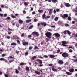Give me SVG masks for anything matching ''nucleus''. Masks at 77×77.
Returning <instances> with one entry per match:
<instances>
[{
	"label": "nucleus",
	"mask_w": 77,
	"mask_h": 77,
	"mask_svg": "<svg viewBox=\"0 0 77 77\" xmlns=\"http://www.w3.org/2000/svg\"><path fill=\"white\" fill-rule=\"evenodd\" d=\"M19 22L20 24H21L23 23V21L21 20H19Z\"/></svg>",
	"instance_id": "412c9836"
},
{
	"label": "nucleus",
	"mask_w": 77,
	"mask_h": 77,
	"mask_svg": "<svg viewBox=\"0 0 77 77\" xmlns=\"http://www.w3.org/2000/svg\"><path fill=\"white\" fill-rule=\"evenodd\" d=\"M68 20L69 21H71V17L70 16H69L68 18Z\"/></svg>",
	"instance_id": "b1692460"
},
{
	"label": "nucleus",
	"mask_w": 77,
	"mask_h": 77,
	"mask_svg": "<svg viewBox=\"0 0 77 77\" xmlns=\"http://www.w3.org/2000/svg\"><path fill=\"white\" fill-rule=\"evenodd\" d=\"M16 70V74H18V73H19V71H18V70L17 69H15Z\"/></svg>",
	"instance_id": "7c9ffc66"
},
{
	"label": "nucleus",
	"mask_w": 77,
	"mask_h": 77,
	"mask_svg": "<svg viewBox=\"0 0 77 77\" xmlns=\"http://www.w3.org/2000/svg\"><path fill=\"white\" fill-rule=\"evenodd\" d=\"M7 17V14H5L4 15V17Z\"/></svg>",
	"instance_id": "13d9d810"
},
{
	"label": "nucleus",
	"mask_w": 77,
	"mask_h": 77,
	"mask_svg": "<svg viewBox=\"0 0 77 77\" xmlns=\"http://www.w3.org/2000/svg\"><path fill=\"white\" fill-rule=\"evenodd\" d=\"M53 9H50L49 10V14H52V13H53Z\"/></svg>",
	"instance_id": "ddd939ff"
},
{
	"label": "nucleus",
	"mask_w": 77,
	"mask_h": 77,
	"mask_svg": "<svg viewBox=\"0 0 77 77\" xmlns=\"http://www.w3.org/2000/svg\"><path fill=\"white\" fill-rule=\"evenodd\" d=\"M4 76L5 77H9V75H8L6 74H4Z\"/></svg>",
	"instance_id": "79ce46f5"
},
{
	"label": "nucleus",
	"mask_w": 77,
	"mask_h": 77,
	"mask_svg": "<svg viewBox=\"0 0 77 77\" xmlns=\"http://www.w3.org/2000/svg\"><path fill=\"white\" fill-rule=\"evenodd\" d=\"M36 61H37V62H38L40 64V65H39V66H40V67H41V66H43V65H42V61L41 60H40L39 59H37L36 60Z\"/></svg>",
	"instance_id": "7ed1b4c3"
},
{
	"label": "nucleus",
	"mask_w": 77,
	"mask_h": 77,
	"mask_svg": "<svg viewBox=\"0 0 77 77\" xmlns=\"http://www.w3.org/2000/svg\"><path fill=\"white\" fill-rule=\"evenodd\" d=\"M72 23L73 24H74L75 23V21H73L72 22Z\"/></svg>",
	"instance_id": "c03bdc74"
},
{
	"label": "nucleus",
	"mask_w": 77,
	"mask_h": 77,
	"mask_svg": "<svg viewBox=\"0 0 77 77\" xmlns=\"http://www.w3.org/2000/svg\"><path fill=\"white\" fill-rule=\"evenodd\" d=\"M35 73H36V74H38V75H40V74H41V72L37 71H35Z\"/></svg>",
	"instance_id": "dca6fc26"
},
{
	"label": "nucleus",
	"mask_w": 77,
	"mask_h": 77,
	"mask_svg": "<svg viewBox=\"0 0 77 77\" xmlns=\"http://www.w3.org/2000/svg\"><path fill=\"white\" fill-rule=\"evenodd\" d=\"M32 14L33 15H34V14H36V13H35V11H33L32 12Z\"/></svg>",
	"instance_id": "bf43d9fd"
},
{
	"label": "nucleus",
	"mask_w": 77,
	"mask_h": 77,
	"mask_svg": "<svg viewBox=\"0 0 77 77\" xmlns=\"http://www.w3.org/2000/svg\"><path fill=\"white\" fill-rule=\"evenodd\" d=\"M28 38H31V37H32V35H29L28 36Z\"/></svg>",
	"instance_id": "338daca9"
},
{
	"label": "nucleus",
	"mask_w": 77,
	"mask_h": 77,
	"mask_svg": "<svg viewBox=\"0 0 77 77\" xmlns=\"http://www.w3.org/2000/svg\"><path fill=\"white\" fill-rule=\"evenodd\" d=\"M61 17L63 18V19H65V18H68V15L67 14H64L63 15H62L61 16Z\"/></svg>",
	"instance_id": "39448f33"
},
{
	"label": "nucleus",
	"mask_w": 77,
	"mask_h": 77,
	"mask_svg": "<svg viewBox=\"0 0 77 77\" xmlns=\"http://www.w3.org/2000/svg\"><path fill=\"white\" fill-rule=\"evenodd\" d=\"M74 37H76V38H77V33L75 35Z\"/></svg>",
	"instance_id": "69168bd1"
},
{
	"label": "nucleus",
	"mask_w": 77,
	"mask_h": 77,
	"mask_svg": "<svg viewBox=\"0 0 77 77\" xmlns=\"http://www.w3.org/2000/svg\"><path fill=\"white\" fill-rule=\"evenodd\" d=\"M4 60L5 59L3 58H2L0 59V60H1V61H4Z\"/></svg>",
	"instance_id": "f704fd0d"
},
{
	"label": "nucleus",
	"mask_w": 77,
	"mask_h": 77,
	"mask_svg": "<svg viewBox=\"0 0 77 77\" xmlns=\"http://www.w3.org/2000/svg\"><path fill=\"white\" fill-rule=\"evenodd\" d=\"M16 53L18 54V53H19V51L16 50L15 51Z\"/></svg>",
	"instance_id": "58836bf2"
},
{
	"label": "nucleus",
	"mask_w": 77,
	"mask_h": 77,
	"mask_svg": "<svg viewBox=\"0 0 77 77\" xmlns=\"http://www.w3.org/2000/svg\"><path fill=\"white\" fill-rule=\"evenodd\" d=\"M61 42H62V45L63 47H66V46H67V45H65L67 44V42H66V41H62Z\"/></svg>",
	"instance_id": "20e7f679"
},
{
	"label": "nucleus",
	"mask_w": 77,
	"mask_h": 77,
	"mask_svg": "<svg viewBox=\"0 0 77 77\" xmlns=\"http://www.w3.org/2000/svg\"><path fill=\"white\" fill-rule=\"evenodd\" d=\"M25 64L24 63L22 62L20 64V65H24Z\"/></svg>",
	"instance_id": "e433bc0d"
},
{
	"label": "nucleus",
	"mask_w": 77,
	"mask_h": 77,
	"mask_svg": "<svg viewBox=\"0 0 77 77\" xmlns=\"http://www.w3.org/2000/svg\"><path fill=\"white\" fill-rule=\"evenodd\" d=\"M54 67H55V66H52L51 67L52 70V71H57V69H55V68H54Z\"/></svg>",
	"instance_id": "9d476101"
},
{
	"label": "nucleus",
	"mask_w": 77,
	"mask_h": 77,
	"mask_svg": "<svg viewBox=\"0 0 77 77\" xmlns=\"http://www.w3.org/2000/svg\"><path fill=\"white\" fill-rule=\"evenodd\" d=\"M7 39H10V36H8L7 37Z\"/></svg>",
	"instance_id": "052dcab7"
},
{
	"label": "nucleus",
	"mask_w": 77,
	"mask_h": 77,
	"mask_svg": "<svg viewBox=\"0 0 77 77\" xmlns=\"http://www.w3.org/2000/svg\"><path fill=\"white\" fill-rule=\"evenodd\" d=\"M57 0H52V2L53 3H56L57 2Z\"/></svg>",
	"instance_id": "a878e982"
},
{
	"label": "nucleus",
	"mask_w": 77,
	"mask_h": 77,
	"mask_svg": "<svg viewBox=\"0 0 77 77\" xmlns=\"http://www.w3.org/2000/svg\"><path fill=\"white\" fill-rule=\"evenodd\" d=\"M46 37H47L48 39H50L51 38L52 33L50 32H47L45 34Z\"/></svg>",
	"instance_id": "f257e3e1"
},
{
	"label": "nucleus",
	"mask_w": 77,
	"mask_h": 77,
	"mask_svg": "<svg viewBox=\"0 0 77 77\" xmlns=\"http://www.w3.org/2000/svg\"><path fill=\"white\" fill-rule=\"evenodd\" d=\"M50 18V16H47L46 17H45V19L47 20V19Z\"/></svg>",
	"instance_id": "aec40b11"
},
{
	"label": "nucleus",
	"mask_w": 77,
	"mask_h": 77,
	"mask_svg": "<svg viewBox=\"0 0 77 77\" xmlns=\"http://www.w3.org/2000/svg\"><path fill=\"white\" fill-rule=\"evenodd\" d=\"M59 19V17H56L54 18V20L55 21H57V20H58V19Z\"/></svg>",
	"instance_id": "a211bd4d"
},
{
	"label": "nucleus",
	"mask_w": 77,
	"mask_h": 77,
	"mask_svg": "<svg viewBox=\"0 0 77 77\" xmlns=\"http://www.w3.org/2000/svg\"><path fill=\"white\" fill-rule=\"evenodd\" d=\"M24 5L25 6H27V5H28V3L27 2H25L24 3Z\"/></svg>",
	"instance_id": "c756f323"
},
{
	"label": "nucleus",
	"mask_w": 77,
	"mask_h": 77,
	"mask_svg": "<svg viewBox=\"0 0 77 77\" xmlns=\"http://www.w3.org/2000/svg\"><path fill=\"white\" fill-rule=\"evenodd\" d=\"M65 6H66V7H69V6H71V5L69 4L68 3H66L65 4Z\"/></svg>",
	"instance_id": "f8f14e48"
},
{
	"label": "nucleus",
	"mask_w": 77,
	"mask_h": 77,
	"mask_svg": "<svg viewBox=\"0 0 77 77\" xmlns=\"http://www.w3.org/2000/svg\"><path fill=\"white\" fill-rule=\"evenodd\" d=\"M32 48H33V47H32V46H30L29 48V50H32Z\"/></svg>",
	"instance_id": "c9c22d12"
},
{
	"label": "nucleus",
	"mask_w": 77,
	"mask_h": 77,
	"mask_svg": "<svg viewBox=\"0 0 77 77\" xmlns=\"http://www.w3.org/2000/svg\"><path fill=\"white\" fill-rule=\"evenodd\" d=\"M68 62H66L64 64V65H68Z\"/></svg>",
	"instance_id": "603ef678"
},
{
	"label": "nucleus",
	"mask_w": 77,
	"mask_h": 77,
	"mask_svg": "<svg viewBox=\"0 0 77 77\" xmlns=\"http://www.w3.org/2000/svg\"><path fill=\"white\" fill-rule=\"evenodd\" d=\"M26 71H30V69L28 67H26Z\"/></svg>",
	"instance_id": "4be33fe9"
},
{
	"label": "nucleus",
	"mask_w": 77,
	"mask_h": 77,
	"mask_svg": "<svg viewBox=\"0 0 77 77\" xmlns=\"http://www.w3.org/2000/svg\"><path fill=\"white\" fill-rule=\"evenodd\" d=\"M22 44L23 45H28L29 44V43H28V42H25L22 43Z\"/></svg>",
	"instance_id": "1a4fd4ad"
},
{
	"label": "nucleus",
	"mask_w": 77,
	"mask_h": 77,
	"mask_svg": "<svg viewBox=\"0 0 77 77\" xmlns=\"http://www.w3.org/2000/svg\"><path fill=\"white\" fill-rule=\"evenodd\" d=\"M73 51H72V50L70 49L69 50V52H70V53H72V52H73Z\"/></svg>",
	"instance_id": "864d4df0"
},
{
	"label": "nucleus",
	"mask_w": 77,
	"mask_h": 77,
	"mask_svg": "<svg viewBox=\"0 0 77 77\" xmlns=\"http://www.w3.org/2000/svg\"><path fill=\"white\" fill-rule=\"evenodd\" d=\"M62 56L63 57H68V56H69V54L66 52H64L62 54Z\"/></svg>",
	"instance_id": "f03ea898"
},
{
	"label": "nucleus",
	"mask_w": 77,
	"mask_h": 77,
	"mask_svg": "<svg viewBox=\"0 0 77 77\" xmlns=\"http://www.w3.org/2000/svg\"><path fill=\"white\" fill-rule=\"evenodd\" d=\"M45 16H46V15H45V14L43 15V18H45Z\"/></svg>",
	"instance_id": "a18cd8bd"
},
{
	"label": "nucleus",
	"mask_w": 77,
	"mask_h": 77,
	"mask_svg": "<svg viewBox=\"0 0 77 77\" xmlns=\"http://www.w3.org/2000/svg\"><path fill=\"white\" fill-rule=\"evenodd\" d=\"M11 45H15V46H16V45H17V43L15 42H12L11 44Z\"/></svg>",
	"instance_id": "2eb2a0df"
},
{
	"label": "nucleus",
	"mask_w": 77,
	"mask_h": 77,
	"mask_svg": "<svg viewBox=\"0 0 77 77\" xmlns=\"http://www.w3.org/2000/svg\"><path fill=\"white\" fill-rule=\"evenodd\" d=\"M66 73L68 75H71L72 74V73H69L68 72H66Z\"/></svg>",
	"instance_id": "2f4dec72"
},
{
	"label": "nucleus",
	"mask_w": 77,
	"mask_h": 77,
	"mask_svg": "<svg viewBox=\"0 0 77 77\" xmlns=\"http://www.w3.org/2000/svg\"><path fill=\"white\" fill-rule=\"evenodd\" d=\"M67 32L68 35H71V32H70L69 31V30L67 31Z\"/></svg>",
	"instance_id": "5701e85b"
},
{
	"label": "nucleus",
	"mask_w": 77,
	"mask_h": 77,
	"mask_svg": "<svg viewBox=\"0 0 77 77\" xmlns=\"http://www.w3.org/2000/svg\"><path fill=\"white\" fill-rule=\"evenodd\" d=\"M18 69L19 70V71H21V68L20 67H18Z\"/></svg>",
	"instance_id": "de8ad7c7"
},
{
	"label": "nucleus",
	"mask_w": 77,
	"mask_h": 77,
	"mask_svg": "<svg viewBox=\"0 0 77 77\" xmlns=\"http://www.w3.org/2000/svg\"><path fill=\"white\" fill-rule=\"evenodd\" d=\"M58 64H59L60 65H63V63H64L63 61L62 60H59L58 61Z\"/></svg>",
	"instance_id": "0eeeda50"
},
{
	"label": "nucleus",
	"mask_w": 77,
	"mask_h": 77,
	"mask_svg": "<svg viewBox=\"0 0 77 77\" xmlns=\"http://www.w3.org/2000/svg\"><path fill=\"white\" fill-rule=\"evenodd\" d=\"M6 56V55L5 54H3L2 55V57H4V56Z\"/></svg>",
	"instance_id": "49530a36"
},
{
	"label": "nucleus",
	"mask_w": 77,
	"mask_h": 77,
	"mask_svg": "<svg viewBox=\"0 0 77 77\" xmlns=\"http://www.w3.org/2000/svg\"><path fill=\"white\" fill-rule=\"evenodd\" d=\"M16 41L17 42V43L18 44L20 45V40H17Z\"/></svg>",
	"instance_id": "cd10ccee"
},
{
	"label": "nucleus",
	"mask_w": 77,
	"mask_h": 77,
	"mask_svg": "<svg viewBox=\"0 0 77 77\" xmlns=\"http://www.w3.org/2000/svg\"><path fill=\"white\" fill-rule=\"evenodd\" d=\"M8 30H9V31H12V29H10L9 28H8Z\"/></svg>",
	"instance_id": "8fccbe9b"
},
{
	"label": "nucleus",
	"mask_w": 77,
	"mask_h": 77,
	"mask_svg": "<svg viewBox=\"0 0 77 77\" xmlns=\"http://www.w3.org/2000/svg\"><path fill=\"white\" fill-rule=\"evenodd\" d=\"M6 19L11 20V18L9 17H8L6 18Z\"/></svg>",
	"instance_id": "ea45409f"
},
{
	"label": "nucleus",
	"mask_w": 77,
	"mask_h": 77,
	"mask_svg": "<svg viewBox=\"0 0 77 77\" xmlns=\"http://www.w3.org/2000/svg\"><path fill=\"white\" fill-rule=\"evenodd\" d=\"M4 61L5 62H8V61L6 60H5L4 59Z\"/></svg>",
	"instance_id": "0e129e2a"
},
{
	"label": "nucleus",
	"mask_w": 77,
	"mask_h": 77,
	"mask_svg": "<svg viewBox=\"0 0 77 77\" xmlns=\"http://www.w3.org/2000/svg\"><path fill=\"white\" fill-rule=\"evenodd\" d=\"M32 21V20L31 19L29 20H27L26 21V22L27 23H29V22H31Z\"/></svg>",
	"instance_id": "6ab92c4d"
},
{
	"label": "nucleus",
	"mask_w": 77,
	"mask_h": 77,
	"mask_svg": "<svg viewBox=\"0 0 77 77\" xmlns=\"http://www.w3.org/2000/svg\"><path fill=\"white\" fill-rule=\"evenodd\" d=\"M23 14H26V11H25V10H23Z\"/></svg>",
	"instance_id": "6e6d98bb"
},
{
	"label": "nucleus",
	"mask_w": 77,
	"mask_h": 77,
	"mask_svg": "<svg viewBox=\"0 0 77 77\" xmlns=\"http://www.w3.org/2000/svg\"><path fill=\"white\" fill-rule=\"evenodd\" d=\"M59 52H60V50H57V53H59Z\"/></svg>",
	"instance_id": "4d7b16f0"
},
{
	"label": "nucleus",
	"mask_w": 77,
	"mask_h": 77,
	"mask_svg": "<svg viewBox=\"0 0 77 77\" xmlns=\"http://www.w3.org/2000/svg\"><path fill=\"white\" fill-rule=\"evenodd\" d=\"M69 26V25L67 23L65 25V27H68V26Z\"/></svg>",
	"instance_id": "72a5a7b5"
},
{
	"label": "nucleus",
	"mask_w": 77,
	"mask_h": 77,
	"mask_svg": "<svg viewBox=\"0 0 77 77\" xmlns=\"http://www.w3.org/2000/svg\"><path fill=\"white\" fill-rule=\"evenodd\" d=\"M44 57L45 58H48V56L47 55H45Z\"/></svg>",
	"instance_id": "37998d69"
},
{
	"label": "nucleus",
	"mask_w": 77,
	"mask_h": 77,
	"mask_svg": "<svg viewBox=\"0 0 77 77\" xmlns=\"http://www.w3.org/2000/svg\"><path fill=\"white\" fill-rule=\"evenodd\" d=\"M74 20L76 22H77V19L75 18L74 19Z\"/></svg>",
	"instance_id": "774afa93"
},
{
	"label": "nucleus",
	"mask_w": 77,
	"mask_h": 77,
	"mask_svg": "<svg viewBox=\"0 0 77 77\" xmlns=\"http://www.w3.org/2000/svg\"><path fill=\"white\" fill-rule=\"evenodd\" d=\"M35 49H39V48H38V47L37 46H35Z\"/></svg>",
	"instance_id": "3c124183"
},
{
	"label": "nucleus",
	"mask_w": 77,
	"mask_h": 77,
	"mask_svg": "<svg viewBox=\"0 0 77 77\" xmlns=\"http://www.w3.org/2000/svg\"><path fill=\"white\" fill-rule=\"evenodd\" d=\"M69 71L70 72H73L74 71V68H72L69 70Z\"/></svg>",
	"instance_id": "4468645a"
},
{
	"label": "nucleus",
	"mask_w": 77,
	"mask_h": 77,
	"mask_svg": "<svg viewBox=\"0 0 77 77\" xmlns=\"http://www.w3.org/2000/svg\"><path fill=\"white\" fill-rule=\"evenodd\" d=\"M22 37H24V33H22L21 35Z\"/></svg>",
	"instance_id": "a19ab883"
},
{
	"label": "nucleus",
	"mask_w": 77,
	"mask_h": 77,
	"mask_svg": "<svg viewBox=\"0 0 77 77\" xmlns=\"http://www.w3.org/2000/svg\"><path fill=\"white\" fill-rule=\"evenodd\" d=\"M54 36H55V37H56V38H59L60 35L59 34L57 33H55L54 34Z\"/></svg>",
	"instance_id": "6e6552de"
},
{
	"label": "nucleus",
	"mask_w": 77,
	"mask_h": 77,
	"mask_svg": "<svg viewBox=\"0 0 77 77\" xmlns=\"http://www.w3.org/2000/svg\"><path fill=\"white\" fill-rule=\"evenodd\" d=\"M11 17L13 18H16V17L15 16H13V15H11Z\"/></svg>",
	"instance_id": "473e14b6"
},
{
	"label": "nucleus",
	"mask_w": 77,
	"mask_h": 77,
	"mask_svg": "<svg viewBox=\"0 0 77 77\" xmlns=\"http://www.w3.org/2000/svg\"><path fill=\"white\" fill-rule=\"evenodd\" d=\"M13 61H14V60H9V62H10V63H11V62H13Z\"/></svg>",
	"instance_id": "680f3d73"
},
{
	"label": "nucleus",
	"mask_w": 77,
	"mask_h": 77,
	"mask_svg": "<svg viewBox=\"0 0 77 77\" xmlns=\"http://www.w3.org/2000/svg\"><path fill=\"white\" fill-rule=\"evenodd\" d=\"M32 34L34 36H39V34H38V32L35 31L33 32L32 33Z\"/></svg>",
	"instance_id": "423d86ee"
},
{
	"label": "nucleus",
	"mask_w": 77,
	"mask_h": 77,
	"mask_svg": "<svg viewBox=\"0 0 77 77\" xmlns=\"http://www.w3.org/2000/svg\"><path fill=\"white\" fill-rule=\"evenodd\" d=\"M49 56L50 57V58H51V59H53V58L55 57V56L53 55L50 54L49 55Z\"/></svg>",
	"instance_id": "9b49d317"
},
{
	"label": "nucleus",
	"mask_w": 77,
	"mask_h": 77,
	"mask_svg": "<svg viewBox=\"0 0 77 77\" xmlns=\"http://www.w3.org/2000/svg\"><path fill=\"white\" fill-rule=\"evenodd\" d=\"M46 42H48V41H49V38H46Z\"/></svg>",
	"instance_id": "e2e57ef3"
},
{
	"label": "nucleus",
	"mask_w": 77,
	"mask_h": 77,
	"mask_svg": "<svg viewBox=\"0 0 77 77\" xmlns=\"http://www.w3.org/2000/svg\"><path fill=\"white\" fill-rule=\"evenodd\" d=\"M68 48H71L72 49H73L74 48H73L71 46H69L68 47Z\"/></svg>",
	"instance_id": "09e8293b"
},
{
	"label": "nucleus",
	"mask_w": 77,
	"mask_h": 77,
	"mask_svg": "<svg viewBox=\"0 0 77 77\" xmlns=\"http://www.w3.org/2000/svg\"><path fill=\"white\" fill-rule=\"evenodd\" d=\"M43 10H38V12L40 13H42L43 12Z\"/></svg>",
	"instance_id": "bb28decb"
},
{
	"label": "nucleus",
	"mask_w": 77,
	"mask_h": 77,
	"mask_svg": "<svg viewBox=\"0 0 77 77\" xmlns=\"http://www.w3.org/2000/svg\"><path fill=\"white\" fill-rule=\"evenodd\" d=\"M29 54V53L28 52H25V55H28Z\"/></svg>",
	"instance_id": "5fc2aeb1"
},
{
	"label": "nucleus",
	"mask_w": 77,
	"mask_h": 77,
	"mask_svg": "<svg viewBox=\"0 0 77 77\" xmlns=\"http://www.w3.org/2000/svg\"><path fill=\"white\" fill-rule=\"evenodd\" d=\"M41 25H44V26H47V24L43 23H40Z\"/></svg>",
	"instance_id": "393cba45"
},
{
	"label": "nucleus",
	"mask_w": 77,
	"mask_h": 77,
	"mask_svg": "<svg viewBox=\"0 0 77 77\" xmlns=\"http://www.w3.org/2000/svg\"><path fill=\"white\" fill-rule=\"evenodd\" d=\"M33 27V25L30 26L29 27V29H32Z\"/></svg>",
	"instance_id": "c85d7f7f"
},
{
	"label": "nucleus",
	"mask_w": 77,
	"mask_h": 77,
	"mask_svg": "<svg viewBox=\"0 0 77 77\" xmlns=\"http://www.w3.org/2000/svg\"><path fill=\"white\" fill-rule=\"evenodd\" d=\"M66 32H67V30H65L63 32V33L65 35H66Z\"/></svg>",
	"instance_id": "4c0bfd02"
},
{
	"label": "nucleus",
	"mask_w": 77,
	"mask_h": 77,
	"mask_svg": "<svg viewBox=\"0 0 77 77\" xmlns=\"http://www.w3.org/2000/svg\"><path fill=\"white\" fill-rule=\"evenodd\" d=\"M36 58V56H34L31 58V59H32V60H35Z\"/></svg>",
	"instance_id": "f3484780"
}]
</instances>
